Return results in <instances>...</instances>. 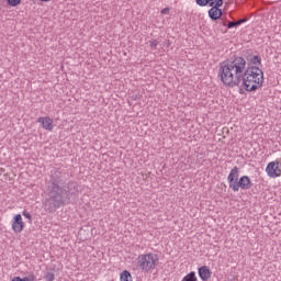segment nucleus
<instances>
[{
  "instance_id": "nucleus-1",
  "label": "nucleus",
  "mask_w": 281,
  "mask_h": 281,
  "mask_svg": "<svg viewBox=\"0 0 281 281\" xmlns=\"http://www.w3.org/2000/svg\"><path fill=\"white\" fill-rule=\"evenodd\" d=\"M243 57H236L220 66L218 77L224 87H243L245 91L254 92L262 89L265 72L258 66H248Z\"/></svg>"
},
{
  "instance_id": "nucleus-2",
  "label": "nucleus",
  "mask_w": 281,
  "mask_h": 281,
  "mask_svg": "<svg viewBox=\"0 0 281 281\" xmlns=\"http://www.w3.org/2000/svg\"><path fill=\"white\" fill-rule=\"evenodd\" d=\"M238 177H240V169L238 167H234L227 177L229 189L233 190V192H238V190H251L254 187L251 178H249V176Z\"/></svg>"
},
{
  "instance_id": "nucleus-3",
  "label": "nucleus",
  "mask_w": 281,
  "mask_h": 281,
  "mask_svg": "<svg viewBox=\"0 0 281 281\" xmlns=\"http://www.w3.org/2000/svg\"><path fill=\"white\" fill-rule=\"evenodd\" d=\"M137 265L145 273H150L159 265V255L155 252L142 254L137 257Z\"/></svg>"
},
{
  "instance_id": "nucleus-4",
  "label": "nucleus",
  "mask_w": 281,
  "mask_h": 281,
  "mask_svg": "<svg viewBox=\"0 0 281 281\" xmlns=\"http://www.w3.org/2000/svg\"><path fill=\"white\" fill-rule=\"evenodd\" d=\"M11 229L13 234H21L25 229V222L23 221V215L15 214L11 220Z\"/></svg>"
},
{
  "instance_id": "nucleus-5",
  "label": "nucleus",
  "mask_w": 281,
  "mask_h": 281,
  "mask_svg": "<svg viewBox=\"0 0 281 281\" xmlns=\"http://www.w3.org/2000/svg\"><path fill=\"white\" fill-rule=\"evenodd\" d=\"M266 172L268 177L271 179H277L281 175V162L280 161H271L266 167Z\"/></svg>"
},
{
  "instance_id": "nucleus-6",
  "label": "nucleus",
  "mask_w": 281,
  "mask_h": 281,
  "mask_svg": "<svg viewBox=\"0 0 281 281\" xmlns=\"http://www.w3.org/2000/svg\"><path fill=\"white\" fill-rule=\"evenodd\" d=\"M38 124H41L44 131H54V120L49 116H41L37 119Z\"/></svg>"
},
{
  "instance_id": "nucleus-7",
  "label": "nucleus",
  "mask_w": 281,
  "mask_h": 281,
  "mask_svg": "<svg viewBox=\"0 0 281 281\" xmlns=\"http://www.w3.org/2000/svg\"><path fill=\"white\" fill-rule=\"evenodd\" d=\"M198 276L202 281H207L212 278V270L207 266H202L198 269Z\"/></svg>"
},
{
  "instance_id": "nucleus-8",
  "label": "nucleus",
  "mask_w": 281,
  "mask_h": 281,
  "mask_svg": "<svg viewBox=\"0 0 281 281\" xmlns=\"http://www.w3.org/2000/svg\"><path fill=\"white\" fill-rule=\"evenodd\" d=\"M209 16L212 21H218V19L223 16V10L218 9V7H212L209 10Z\"/></svg>"
},
{
  "instance_id": "nucleus-9",
  "label": "nucleus",
  "mask_w": 281,
  "mask_h": 281,
  "mask_svg": "<svg viewBox=\"0 0 281 281\" xmlns=\"http://www.w3.org/2000/svg\"><path fill=\"white\" fill-rule=\"evenodd\" d=\"M181 281H199V278L196 277V272L191 271L187 273Z\"/></svg>"
},
{
  "instance_id": "nucleus-10",
  "label": "nucleus",
  "mask_w": 281,
  "mask_h": 281,
  "mask_svg": "<svg viewBox=\"0 0 281 281\" xmlns=\"http://www.w3.org/2000/svg\"><path fill=\"white\" fill-rule=\"evenodd\" d=\"M120 281H133V276L131 274V272H128V270H124L120 274Z\"/></svg>"
},
{
  "instance_id": "nucleus-11",
  "label": "nucleus",
  "mask_w": 281,
  "mask_h": 281,
  "mask_svg": "<svg viewBox=\"0 0 281 281\" xmlns=\"http://www.w3.org/2000/svg\"><path fill=\"white\" fill-rule=\"evenodd\" d=\"M243 23H247V19H241L236 22H228L227 27L232 30V27H237V25H243Z\"/></svg>"
},
{
  "instance_id": "nucleus-12",
  "label": "nucleus",
  "mask_w": 281,
  "mask_h": 281,
  "mask_svg": "<svg viewBox=\"0 0 281 281\" xmlns=\"http://www.w3.org/2000/svg\"><path fill=\"white\" fill-rule=\"evenodd\" d=\"M21 1L22 0H7V3L11 8H16V7L21 5Z\"/></svg>"
},
{
  "instance_id": "nucleus-13",
  "label": "nucleus",
  "mask_w": 281,
  "mask_h": 281,
  "mask_svg": "<svg viewBox=\"0 0 281 281\" xmlns=\"http://www.w3.org/2000/svg\"><path fill=\"white\" fill-rule=\"evenodd\" d=\"M210 5L221 8L223 5V0H210Z\"/></svg>"
},
{
  "instance_id": "nucleus-14",
  "label": "nucleus",
  "mask_w": 281,
  "mask_h": 281,
  "mask_svg": "<svg viewBox=\"0 0 281 281\" xmlns=\"http://www.w3.org/2000/svg\"><path fill=\"white\" fill-rule=\"evenodd\" d=\"M250 63H252V65H255V67H257V65H260V57H258V56L251 57Z\"/></svg>"
},
{
  "instance_id": "nucleus-15",
  "label": "nucleus",
  "mask_w": 281,
  "mask_h": 281,
  "mask_svg": "<svg viewBox=\"0 0 281 281\" xmlns=\"http://www.w3.org/2000/svg\"><path fill=\"white\" fill-rule=\"evenodd\" d=\"M22 215L24 218H27L29 221H32V214L30 212H27L26 210H24L22 212Z\"/></svg>"
},
{
  "instance_id": "nucleus-16",
  "label": "nucleus",
  "mask_w": 281,
  "mask_h": 281,
  "mask_svg": "<svg viewBox=\"0 0 281 281\" xmlns=\"http://www.w3.org/2000/svg\"><path fill=\"white\" fill-rule=\"evenodd\" d=\"M45 280H46V281H54V280H55L54 273L48 272V273L45 276Z\"/></svg>"
},
{
  "instance_id": "nucleus-17",
  "label": "nucleus",
  "mask_w": 281,
  "mask_h": 281,
  "mask_svg": "<svg viewBox=\"0 0 281 281\" xmlns=\"http://www.w3.org/2000/svg\"><path fill=\"white\" fill-rule=\"evenodd\" d=\"M11 281H32V280H30V278L27 277H24V278L14 277Z\"/></svg>"
},
{
  "instance_id": "nucleus-18",
  "label": "nucleus",
  "mask_w": 281,
  "mask_h": 281,
  "mask_svg": "<svg viewBox=\"0 0 281 281\" xmlns=\"http://www.w3.org/2000/svg\"><path fill=\"white\" fill-rule=\"evenodd\" d=\"M198 5H207L210 3V0H196Z\"/></svg>"
},
{
  "instance_id": "nucleus-19",
  "label": "nucleus",
  "mask_w": 281,
  "mask_h": 281,
  "mask_svg": "<svg viewBox=\"0 0 281 281\" xmlns=\"http://www.w3.org/2000/svg\"><path fill=\"white\" fill-rule=\"evenodd\" d=\"M161 14H170V8L162 9Z\"/></svg>"
},
{
  "instance_id": "nucleus-20",
  "label": "nucleus",
  "mask_w": 281,
  "mask_h": 281,
  "mask_svg": "<svg viewBox=\"0 0 281 281\" xmlns=\"http://www.w3.org/2000/svg\"><path fill=\"white\" fill-rule=\"evenodd\" d=\"M157 45H159V42H157V40L150 42V47H157Z\"/></svg>"
},
{
  "instance_id": "nucleus-21",
  "label": "nucleus",
  "mask_w": 281,
  "mask_h": 281,
  "mask_svg": "<svg viewBox=\"0 0 281 281\" xmlns=\"http://www.w3.org/2000/svg\"><path fill=\"white\" fill-rule=\"evenodd\" d=\"M41 1H43L44 3H47V1H50V0H41Z\"/></svg>"
}]
</instances>
